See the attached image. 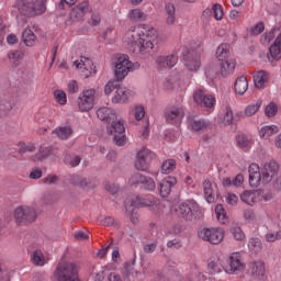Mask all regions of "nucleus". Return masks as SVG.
<instances>
[{
    "label": "nucleus",
    "instance_id": "nucleus-1",
    "mask_svg": "<svg viewBox=\"0 0 281 281\" xmlns=\"http://www.w3.org/2000/svg\"><path fill=\"white\" fill-rule=\"evenodd\" d=\"M158 36L155 27L140 24L126 31L123 41L133 52H138L140 56H148L153 52Z\"/></svg>",
    "mask_w": 281,
    "mask_h": 281
},
{
    "label": "nucleus",
    "instance_id": "nucleus-2",
    "mask_svg": "<svg viewBox=\"0 0 281 281\" xmlns=\"http://www.w3.org/2000/svg\"><path fill=\"white\" fill-rule=\"evenodd\" d=\"M97 116L101 122L111 124L106 127L109 135H113L116 146L126 144V127L122 117L117 116V112L113 108L103 106L97 110Z\"/></svg>",
    "mask_w": 281,
    "mask_h": 281
},
{
    "label": "nucleus",
    "instance_id": "nucleus-3",
    "mask_svg": "<svg viewBox=\"0 0 281 281\" xmlns=\"http://www.w3.org/2000/svg\"><path fill=\"white\" fill-rule=\"evenodd\" d=\"M280 167L276 160H269L263 164L260 172V166L252 162L249 168V186L251 188H258L261 183H271L276 177H278V171Z\"/></svg>",
    "mask_w": 281,
    "mask_h": 281
},
{
    "label": "nucleus",
    "instance_id": "nucleus-4",
    "mask_svg": "<svg viewBox=\"0 0 281 281\" xmlns=\"http://www.w3.org/2000/svg\"><path fill=\"white\" fill-rule=\"evenodd\" d=\"M260 41L262 45H269L274 41L269 47L268 60L270 63L281 59V23L262 34Z\"/></svg>",
    "mask_w": 281,
    "mask_h": 281
},
{
    "label": "nucleus",
    "instance_id": "nucleus-5",
    "mask_svg": "<svg viewBox=\"0 0 281 281\" xmlns=\"http://www.w3.org/2000/svg\"><path fill=\"white\" fill-rule=\"evenodd\" d=\"M14 8H16L19 14L29 18L45 14L47 10L45 0H16Z\"/></svg>",
    "mask_w": 281,
    "mask_h": 281
},
{
    "label": "nucleus",
    "instance_id": "nucleus-6",
    "mask_svg": "<svg viewBox=\"0 0 281 281\" xmlns=\"http://www.w3.org/2000/svg\"><path fill=\"white\" fill-rule=\"evenodd\" d=\"M78 263L61 261L57 265L53 276L56 281H80Z\"/></svg>",
    "mask_w": 281,
    "mask_h": 281
},
{
    "label": "nucleus",
    "instance_id": "nucleus-7",
    "mask_svg": "<svg viewBox=\"0 0 281 281\" xmlns=\"http://www.w3.org/2000/svg\"><path fill=\"white\" fill-rule=\"evenodd\" d=\"M157 203H159L157 200L149 201L139 195H132L125 201V212L130 214L131 222L134 225H137V223H139V217L134 213L135 210H137V207H153V205H157Z\"/></svg>",
    "mask_w": 281,
    "mask_h": 281
},
{
    "label": "nucleus",
    "instance_id": "nucleus-8",
    "mask_svg": "<svg viewBox=\"0 0 281 281\" xmlns=\"http://www.w3.org/2000/svg\"><path fill=\"white\" fill-rule=\"evenodd\" d=\"M135 70V65L131 59L128 58V55L119 54L115 56L114 59V76L120 82L121 80H124L131 71Z\"/></svg>",
    "mask_w": 281,
    "mask_h": 281
},
{
    "label": "nucleus",
    "instance_id": "nucleus-9",
    "mask_svg": "<svg viewBox=\"0 0 281 281\" xmlns=\"http://www.w3.org/2000/svg\"><path fill=\"white\" fill-rule=\"evenodd\" d=\"M178 216L186 221H193V218H201L203 216V209L194 200H189L176 209Z\"/></svg>",
    "mask_w": 281,
    "mask_h": 281
},
{
    "label": "nucleus",
    "instance_id": "nucleus-10",
    "mask_svg": "<svg viewBox=\"0 0 281 281\" xmlns=\"http://www.w3.org/2000/svg\"><path fill=\"white\" fill-rule=\"evenodd\" d=\"M95 106V89L81 91L77 98V109L81 113H89Z\"/></svg>",
    "mask_w": 281,
    "mask_h": 281
},
{
    "label": "nucleus",
    "instance_id": "nucleus-11",
    "mask_svg": "<svg viewBox=\"0 0 281 281\" xmlns=\"http://www.w3.org/2000/svg\"><path fill=\"white\" fill-rule=\"evenodd\" d=\"M199 237L211 245H221L225 239V229L221 227H204L199 232Z\"/></svg>",
    "mask_w": 281,
    "mask_h": 281
},
{
    "label": "nucleus",
    "instance_id": "nucleus-12",
    "mask_svg": "<svg viewBox=\"0 0 281 281\" xmlns=\"http://www.w3.org/2000/svg\"><path fill=\"white\" fill-rule=\"evenodd\" d=\"M13 216L16 223H34L38 214L34 206L24 205L18 206L13 212Z\"/></svg>",
    "mask_w": 281,
    "mask_h": 281
},
{
    "label": "nucleus",
    "instance_id": "nucleus-13",
    "mask_svg": "<svg viewBox=\"0 0 281 281\" xmlns=\"http://www.w3.org/2000/svg\"><path fill=\"white\" fill-rule=\"evenodd\" d=\"M155 159V154L150 149L143 147L136 155L135 168L136 170H148L150 161Z\"/></svg>",
    "mask_w": 281,
    "mask_h": 281
},
{
    "label": "nucleus",
    "instance_id": "nucleus-14",
    "mask_svg": "<svg viewBox=\"0 0 281 281\" xmlns=\"http://www.w3.org/2000/svg\"><path fill=\"white\" fill-rule=\"evenodd\" d=\"M193 100L195 104L200 106H205L206 109H212L216 104V98L212 94L205 93L203 89H196L193 92Z\"/></svg>",
    "mask_w": 281,
    "mask_h": 281
},
{
    "label": "nucleus",
    "instance_id": "nucleus-15",
    "mask_svg": "<svg viewBox=\"0 0 281 281\" xmlns=\"http://www.w3.org/2000/svg\"><path fill=\"white\" fill-rule=\"evenodd\" d=\"M74 65L77 69H81L83 78H89L97 72L93 61L88 57H80V59L74 61Z\"/></svg>",
    "mask_w": 281,
    "mask_h": 281
},
{
    "label": "nucleus",
    "instance_id": "nucleus-16",
    "mask_svg": "<svg viewBox=\"0 0 281 281\" xmlns=\"http://www.w3.org/2000/svg\"><path fill=\"white\" fill-rule=\"evenodd\" d=\"M177 186V178L172 176L165 177L159 183H158V190L160 196L162 199H167V196H170V193L172 192V189Z\"/></svg>",
    "mask_w": 281,
    "mask_h": 281
},
{
    "label": "nucleus",
    "instance_id": "nucleus-17",
    "mask_svg": "<svg viewBox=\"0 0 281 281\" xmlns=\"http://www.w3.org/2000/svg\"><path fill=\"white\" fill-rule=\"evenodd\" d=\"M184 115L186 113L181 105H173L165 113V117L169 124H181V120H183Z\"/></svg>",
    "mask_w": 281,
    "mask_h": 281
},
{
    "label": "nucleus",
    "instance_id": "nucleus-18",
    "mask_svg": "<svg viewBox=\"0 0 281 281\" xmlns=\"http://www.w3.org/2000/svg\"><path fill=\"white\" fill-rule=\"evenodd\" d=\"M130 98H133V91L126 87L119 86L114 92V95L112 97V103L126 104Z\"/></svg>",
    "mask_w": 281,
    "mask_h": 281
},
{
    "label": "nucleus",
    "instance_id": "nucleus-19",
    "mask_svg": "<svg viewBox=\"0 0 281 281\" xmlns=\"http://www.w3.org/2000/svg\"><path fill=\"white\" fill-rule=\"evenodd\" d=\"M249 273L256 280H265V273H266L265 261L260 259L251 261L249 265Z\"/></svg>",
    "mask_w": 281,
    "mask_h": 281
},
{
    "label": "nucleus",
    "instance_id": "nucleus-20",
    "mask_svg": "<svg viewBox=\"0 0 281 281\" xmlns=\"http://www.w3.org/2000/svg\"><path fill=\"white\" fill-rule=\"evenodd\" d=\"M87 12H89V2L83 1L71 9L69 16L75 22L82 21Z\"/></svg>",
    "mask_w": 281,
    "mask_h": 281
},
{
    "label": "nucleus",
    "instance_id": "nucleus-21",
    "mask_svg": "<svg viewBox=\"0 0 281 281\" xmlns=\"http://www.w3.org/2000/svg\"><path fill=\"white\" fill-rule=\"evenodd\" d=\"M183 65L188 71H199L201 69V55L191 54L184 57Z\"/></svg>",
    "mask_w": 281,
    "mask_h": 281
},
{
    "label": "nucleus",
    "instance_id": "nucleus-22",
    "mask_svg": "<svg viewBox=\"0 0 281 281\" xmlns=\"http://www.w3.org/2000/svg\"><path fill=\"white\" fill-rule=\"evenodd\" d=\"M269 82V72L259 70L254 75V85L256 89H265Z\"/></svg>",
    "mask_w": 281,
    "mask_h": 281
},
{
    "label": "nucleus",
    "instance_id": "nucleus-23",
    "mask_svg": "<svg viewBox=\"0 0 281 281\" xmlns=\"http://www.w3.org/2000/svg\"><path fill=\"white\" fill-rule=\"evenodd\" d=\"M245 269V265L243 263V257L238 252H233L229 257V270L231 273L234 271H241Z\"/></svg>",
    "mask_w": 281,
    "mask_h": 281
},
{
    "label": "nucleus",
    "instance_id": "nucleus-24",
    "mask_svg": "<svg viewBox=\"0 0 281 281\" xmlns=\"http://www.w3.org/2000/svg\"><path fill=\"white\" fill-rule=\"evenodd\" d=\"M240 200L243 203H246V205H256V203L260 201V193L258 191H244L240 194Z\"/></svg>",
    "mask_w": 281,
    "mask_h": 281
},
{
    "label": "nucleus",
    "instance_id": "nucleus-25",
    "mask_svg": "<svg viewBox=\"0 0 281 281\" xmlns=\"http://www.w3.org/2000/svg\"><path fill=\"white\" fill-rule=\"evenodd\" d=\"M234 89L235 93L238 95H245V93H247V89H249V81H247V77H245V75L239 76L235 80Z\"/></svg>",
    "mask_w": 281,
    "mask_h": 281
},
{
    "label": "nucleus",
    "instance_id": "nucleus-26",
    "mask_svg": "<svg viewBox=\"0 0 281 281\" xmlns=\"http://www.w3.org/2000/svg\"><path fill=\"white\" fill-rule=\"evenodd\" d=\"M8 58L11 67H13V69H16V67L21 66V61L23 60V58H25V54H23V52L21 50H10L8 53Z\"/></svg>",
    "mask_w": 281,
    "mask_h": 281
},
{
    "label": "nucleus",
    "instance_id": "nucleus-27",
    "mask_svg": "<svg viewBox=\"0 0 281 281\" xmlns=\"http://www.w3.org/2000/svg\"><path fill=\"white\" fill-rule=\"evenodd\" d=\"M278 133H280V127L277 125H266L260 128L259 137L261 139H269L270 137H273V135H278Z\"/></svg>",
    "mask_w": 281,
    "mask_h": 281
},
{
    "label": "nucleus",
    "instance_id": "nucleus-28",
    "mask_svg": "<svg viewBox=\"0 0 281 281\" xmlns=\"http://www.w3.org/2000/svg\"><path fill=\"white\" fill-rule=\"evenodd\" d=\"M22 41L26 45V47H34V45H36V34H34V31H32V29L26 27L22 32Z\"/></svg>",
    "mask_w": 281,
    "mask_h": 281
},
{
    "label": "nucleus",
    "instance_id": "nucleus-29",
    "mask_svg": "<svg viewBox=\"0 0 281 281\" xmlns=\"http://www.w3.org/2000/svg\"><path fill=\"white\" fill-rule=\"evenodd\" d=\"M203 192L206 203H214V184L210 180H204Z\"/></svg>",
    "mask_w": 281,
    "mask_h": 281
},
{
    "label": "nucleus",
    "instance_id": "nucleus-30",
    "mask_svg": "<svg viewBox=\"0 0 281 281\" xmlns=\"http://www.w3.org/2000/svg\"><path fill=\"white\" fill-rule=\"evenodd\" d=\"M236 69V60L234 59H225L221 63V74L222 76H229V74H234Z\"/></svg>",
    "mask_w": 281,
    "mask_h": 281
},
{
    "label": "nucleus",
    "instance_id": "nucleus-31",
    "mask_svg": "<svg viewBox=\"0 0 281 281\" xmlns=\"http://www.w3.org/2000/svg\"><path fill=\"white\" fill-rule=\"evenodd\" d=\"M147 14L142 11V9H132L128 12V19L130 21H133V23H139L142 21H146Z\"/></svg>",
    "mask_w": 281,
    "mask_h": 281
},
{
    "label": "nucleus",
    "instance_id": "nucleus-32",
    "mask_svg": "<svg viewBox=\"0 0 281 281\" xmlns=\"http://www.w3.org/2000/svg\"><path fill=\"white\" fill-rule=\"evenodd\" d=\"M215 56L220 63L228 60L229 58V44H221L215 53Z\"/></svg>",
    "mask_w": 281,
    "mask_h": 281
},
{
    "label": "nucleus",
    "instance_id": "nucleus-33",
    "mask_svg": "<svg viewBox=\"0 0 281 281\" xmlns=\"http://www.w3.org/2000/svg\"><path fill=\"white\" fill-rule=\"evenodd\" d=\"M248 249L250 254H260L262 251V241L258 237H252L248 240Z\"/></svg>",
    "mask_w": 281,
    "mask_h": 281
},
{
    "label": "nucleus",
    "instance_id": "nucleus-34",
    "mask_svg": "<svg viewBox=\"0 0 281 281\" xmlns=\"http://www.w3.org/2000/svg\"><path fill=\"white\" fill-rule=\"evenodd\" d=\"M260 106H262V100H257L255 103H250L248 106H246L244 113L246 117H251L260 111Z\"/></svg>",
    "mask_w": 281,
    "mask_h": 281
},
{
    "label": "nucleus",
    "instance_id": "nucleus-35",
    "mask_svg": "<svg viewBox=\"0 0 281 281\" xmlns=\"http://www.w3.org/2000/svg\"><path fill=\"white\" fill-rule=\"evenodd\" d=\"M54 133L57 135L59 139H69L74 134V130L70 126H60L57 127Z\"/></svg>",
    "mask_w": 281,
    "mask_h": 281
},
{
    "label": "nucleus",
    "instance_id": "nucleus-36",
    "mask_svg": "<svg viewBox=\"0 0 281 281\" xmlns=\"http://www.w3.org/2000/svg\"><path fill=\"white\" fill-rule=\"evenodd\" d=\"M177 169V161L175 159H167L161 164V173L170 175Z\"/></svg>",
    "mask_w": 281,
    "mask_h": 281
},
{
    "label": "nucleus",
    "instance_id": "nucleus-37",
    "mask_svg": "<svg viewBox=\"0 0 281 281\" xmlns=\"http://www.w3.org/2000/svg\"><path fill=\"white\" fill-rule=\"evenodd\" d=\"M236 139H237V146H239V148H243V150H249V148L254 146V142L251 140V138L245 135H238Z\"/></svg>",
    "mask_w": 281,
    "mask_h": 281
},
{
    "label": "nucleus",
    "instance_id": "nucleus-38",
    "mask_svg": "<svg viewBox=\"0 0 281 281\" xmlns=\"http://www.w3.org/2000/svg\"><path fill=\"white\" fill-rule=\"evenodd\" d=\"M215 216L222 225H225L227 223V212H225V207H223V204H217L215 206Z\"/></svg>",
    "mask_w": 281,
    "mask_h": 281
},
{
    "label": "nucleus",
    "instance_id": "nucleus-39",
    "mask_svg": "<svg viewBox=\"0 0 281 281\" xmlns=\"http://www.w3.org/2000/svg\"><path fill=\"white\" fill-rule=\"evenodd\" d=\"M55 102L57 104H60V106H65L67 104V93L60 89H57L53 93Z\"/></svg>",
    "mask_w": 281,
    "mask_h": 281
},
{
    "label": "nucleus",
    "instance_id": "nucleus-40",
    "mask_svg": "<svg viewBox=\"0 0 281 281\" xmlns=\"http://www.w3.org/2000/svg\"><path fill=\"white\" fill-rule=\"evenodd\" d=\"M146 117V108L143 104H135L134 105V119L136 122H142Z\"/></svg>",
    "mask_w": 281,
    "mask_h": 281
},
{
    "label": "nucleus",
    "instance_id": "nucleus-41",
    "mask_svg": "<svg viewBox=\"0 0 281 281\" xmlns=\"http://www.w3.org/2000/svg\"><path fill=\"white\" fill-rule=\"evenodd\" d=\"M190 126L192 131L199 132V131H205L210 126V122L205 120H198V121H192L190 123Z\"/></svg>",
    "mask_w": 281,
    "mask_h": 281
},
{
    "label": "nucleus",
    "instance_id": "nucleus-42",
    "mask_svg": "<svg viewBox=\"0 0 281 281\" xmlns=\"http://www.w3.org/2000/svg\"><path fill=\"white\" fill-rule=\"evenodd\" d=\"M32 262L37 267H43V265H45V256H43V252L40 250L34 251L32 256Z\"/></svg>",
    "mask_w": 281,
    "mask_h": 281
},
{
    "label": "nucleus",
    "instance_id": "nucleus-43",
    "mask_svg": "<svg viewBox=\"0 0 281 281\" xmlns=\"http://www.w3.org/2000/svg\"><path fill=\"white\" fill-rule=\"evenodd\" d=\"M119 88L120 83H117V81L110 80L104 86V93L105 95H111V93H113V91H117Z\"/></svg>",
    "mask_w": 281,
    "mask_h": 281
},
{
    "label": "nucleus",
    "instance_id": "nucleus-44",
    "mask_svg": "<svg viewBox=\"0 0 281 281\" xmlns=\"http://www.w3.org/2000/svg\"><path fill=\"white\" fill-rule=\"evenodd\" d=\"M140 183L144 186L145 190H148L149 192H153L155 188H157L155 180L150 177L144 176Z\"/></svg>",
    "mask_w": 281,
    "mask_h": 281
},
{
    "label": "nucleus",
    "instance_id": "nucleus-45",
    "mask_svg": "<svg viewBox=\"0 0 281 281\" xmlns=\"http://www.w3.org/2000/svg\"><path fill=\"white\" fill-rule=\"evenodd\" d=\"M36 145L34 143L25 144L24 142L19 143V153H34Z\"/></svg>",
    "mask_w": 281,
    "mask_h": 281
},
{
    "label": "nucleus",
    "instance_id": "nucleus-46",
    "mask_svg": "<svg viewBox=\"0 0 281 281\" xmlns=\"http://www.w3.org/2000/svg\"><path fill=\"white\" fill-rule=\"evenodd\" d=\"M52 153V147H41L38 154L35 156L36 161H43V159H47L49 154Z\"/></svg>",
    "mask_w": 281,
    "mask_h": 281
},
{
    "label": "nucleus",
    "instance_id": "nucleus-47",
    "mask_svg": "<svg viewBox=\"0 0 281 281\" xmlns=\"http://www.w3.org/2000/svg\"><path fill=\"white\" fill-rule=\"evenodd\" d=\"M231 234L235 238V240H245V232L240 226H233L231 228Z\"/></svg>",
    "mask_w": 281,
    "mask_h": 281
},
{
    "label": "nucleus",
    "instance_id": "nucleus-48",
    "mask_svg": "<svg viewBox=\"0 0 281 281\" xmlns=\"http://www.w3.org/2000/svg\"><path fill=\"white\" fill-rule=\"evenodd\" d=\"M265 113H266L267 117H276V115H278V104L270 102L266 106Z\"/></svg>",
    "mask_w": 281,
    "mask_h": 281
},
{
    "label": "nucleus",
    "instance_id": "nucleus-49",
    "mask_svg": "<svg viewBox=\"0 0 281 281\" xmlns=\"http://www.w3.org/2000/svg\"><path fill=\"white\" fill-rule=\"evenodd\" d=\"M266 240L267 243H276V240H281V231L267 233Z\"/></svg>",
    "mask_w": 281,
    "mask_h": 281
},
{
    "label": "nucleus",
    "instance_id": "nucleus-50",
    "mask_svg": "<svg viewBox=\"0 0 281 281\" xmlns=\"http://www.w3.org/2000/svg\"><path fill=\"white\" fill-rule=\"evenodd\" d=\"M265 32V23L259 22L250 29L251 36H258Z\"/></svg>",
    "mask_w": 281,
    "mask_h": 281
},
{
    "label": "nucleus",
    "instance_id": "nucleus-51",
    "mask_svg": "<svg viewBox=\"0 0 281 281\" xmlns=\"http://www.w3.org/2000/svg\"><path fill=\"white\" fill-rule=\"evenodd\" d=\"M165 58L167 60L168 69H172V67H175V65H177V63L179 60V56H177V53L167 55V56H165Z\"/></svg>",
    "mask_w": 281,
    "mask_h": 281
},
{
    "label": "nucleus",
    "instance_id": "nucleus-52",
    "mask_svg": "<svg viewBox=\"0 0 281 281\" xmlns=\"http://www.w3.org/2000/svg\"><path fill=\"white\" fill-rule=\"evenodd\" d=\"M209 270L211 273H221L223 271V265L217 261L209 262Z\"/></svg>",
    "mask_w": 281,
    "mask_h": 281
},
{
    "label": "nucleus",
    "instance_id": "nucleus-53",
    "mask_svg": "<svg viewBox=\"0 0 281 281\" xmlns=\"http://www.w3.org/2000/svg\"><path fill=\"white\" fill-rule=\"evenodd\" d=\"M101 21H102V18L100 15V12L92 11L90 20H89V24L93 25L95 27V26L100 25Z\"/></svg>",
    "mask_w": 281,
    "mask_h": 281
},
{
    "label": "nucleus",
    "instance_id": "nucleus-54",
    "mask_svg": "<svg viewBox=\"0 0 281 281\" xmlns=\"http://www.w3.org/2000/svg\"><path fill=\"white\" fill-rule=\"evenodd\" d=\"M213 16L215 19V21H221L223 19V7H221V4H214L213 8Z\"/></svg>",
    "mask_w": 281,
    "mask_h": 281
},
{
    "label": "nucleus",
    "instance_id": "nucleus-55",
    "mask_svg": "<svg viewBox=\"0 0 281 281\" xmlns=\"http://www.w3.org/2000/svg\"><path fill=\"white\" fill-rule=\"evenodd\" d=\"M233 122H234V112L232 111V109L227 108L223 116V123L226 126H229V124H232Z\"/></svg>",
    "mask_w": 281,
    "mask_h": 281
},
{
    "label": "nucleus",
    "instance_id": "nucleus-56",
    "mask_svg": "<svg viewBox=\"0 0 281 281\" xmlns=\"http://www.w3.org/2000/svg\"><path fill=\"white\" fill-rule=\"evenodd\" d=\"M80 161H82V159L76 155H72L66 158V164L71 166V168H76V166H80Z\"/></svg>",
    "mask_w": 281,
    "mask_h": 281
},
{
    "label": "nucleus",
    "instance_id": "nucleus-57",
    "mask_svg": "<svg viewBox=\"0 0 281 281\" xmlns=\"http://www.w3.org/2000/svg\"><path fill=\"white\" fill-rule=\"evenodd\" d=\"M79 90H80V88L78 86V81L70 80V81L67 82V91H68V93H78Z\"/></svg>",
    "mask_w": 281,
    "mask_h": 281
},
{
    "label": "nucleus",
    "instance_id": "nucleus-58",
    "mask_svg": "<svg viewBox=\"0 0 281 281\" xmlns=\"http://www.w3.org/2000/svg\"><path fill=\"white\" fill-rule=\"evenodd\" d=\"M177 14V9L175 8V4L172 3H166L165 4V18L166 16H173Z\"/></svg>",
    "mask_w": 281,
    "mask_h": 281
},
{
    "label": "nucleus",
    "instance_id": "nucleus-59",
    "mask_svg": "<svg viewBox=\"0 0 281 281\" xmlns=\"http://www.w3.org/2000/svg\"><path fill=\"white\" fill-rule=\"evenodd\" d=\"M144 180V176L140 173H134L130 178V186H137V183H142Z\"/></svg>",
    "mask_w": 281,
    "mask_h": 281
},
{
    "label": "nucleus",
    "instance_id": "nucleus-60",
    "mask_svg": "<svg viewBox=\"0 0 281 281\" xmlns=\"http://www.w3.org/2000/svg\"><path fill=\"white\" fill-rule=\"evenodd\" d=\"M226 203H227L228 205H232V206L238 205V195H236V194H234V193H228V194L226 195Z\"/></svg>",
    "mask_w": 281,
    "mask_h": 281
},
{
    "label": "nucleus",
    "instance_id": "nucleus-61",
    "mask_svg": "<svg viewBox=\"0 0 281 281\" xmlns=\"http://www.w3.org/2000/svg\"><path fill=\"white\" fill-rule=\"evenodd\" d=\"M156 64L159 69H168V60L166 59V56H158L156 59Z\"/></svg>",
    "mask_w": 281,
    "mask_h": 281
},
{
    "label": "nucleus",
    "instance_id": "nucleus-62",
    "mask_svg": "<svg viewBox=\"0 0 281 281\" xmlns=\"http://www.w3.org/2000/svg\"><path fill=\"white\" fill-rule=\"evenodd\" d=\"M259 193V201H271L273 199V193L271 191H257Z\"/></svg>",
    "mask_w": 281,
    "mask_h": 281
},
{
    "label": "nucleus",
    "instance_id": "nucleus-63",
    "mask_svg": "<svg viewBox=\"0 0 281 281\" xmlns=\"http://www.w3.org/2000/svg\"><path fill=\"white\" fill-rule=\"evenodd\" d=\"M72 183L75 186H80V188H85V186H87V179H85L80 176H74Z\"/></svg>",
    "mask_w": 281,
    "mask_h": 281
},
{
    "label": "nucleus",
    "instance_id": "nucleus-64",
    "mask_svg": "<svg viewBox=\"0 0 281 281\" xmlns=\"http://www.w3.org/2000/svg\"><path fill=\"white\" fill-rule=\"evenodd\" d=\"M165 23H166V25H168V27H172V26L177 25V14L165 16Z\"/></svg>",
    "mask_w": 281,
    "mask_h": 281
}]
</instances>
